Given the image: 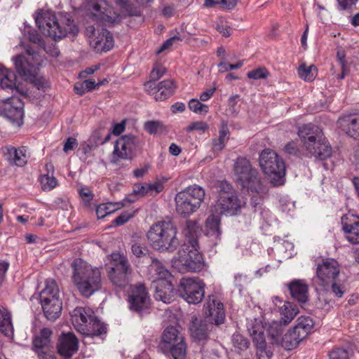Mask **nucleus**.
Instances as JSON below:
<instances>
[{"label": "nucleus", "instance_id": "f257e3e1", "mask_svg": "<svg viewBox=\"0 0 359 359\" xmlns=\"http://www.w3.org/2000/svg\"><path fill=\"white\" fill-rule=\"evenodd\" d=\"M72 282L81 294L90 297L102 287L100 270L81 259H75L72 264Z\"/></svg>", "mask_w": 359, "mask_h": 359}, {"label": "nucleus", "instance_id": "f03ea898", "mask_svg": "<svg viewBox=\"0 0 359 359\" xmlns=\"http://www.w3.org/2000/svg\"><path fill=\"white\" fill-rule=\"evenodd\" d=\"M35 21L43 34L55 41L66 36L68 34L75 35L78 32V27L72 20L66 15L56 16L50 11L38 13Z\"/></svg>", "mask_w": 359, "mask_h": 359}, {"label": "nucleus", "instance_id": "7ed1b4c3", "mask_svg": "<svg viewBox=\"0 0 359 359\" xmlns=\"http://www.w3.org/2000/svg\"><path fill=\"white\" fill-rule=\"evenodd\" d=\"M147 238L154 250L161 252H173L180 245L177 229L170 222L153 224L147 232Z\"/></svg>", "mask_w": 359, "mask_h": 359}, {"label": "nucleus", "instance_id": "20e7f679", "mask_svg": "<svg viewBox=\"0 0 359 359\" xmlns=\"http://www.w3.org/2000/svg\"><path fill=\"white\" fill-rule=\"evenodd\" d=\"M340 269L338 262L332 258L323 259L316 268V276L313 279L314 284L320 287V290L326 292H331L336 297H341L344 291L341 285L337 283Z\"/></svg>", "mask_w": 359, "mask_h": 359}, {"label": "nucleus", "instance_id": "39448f33", "mask_svg": "<svg viewBox=\"0 0 359 359\" xmlns=\"http://www.w3.org/2000/svg\"><path fill=\"white\" fill-rule=\"evenodd\" d=\"M197 239H192L190 244L184 243L178 252V258L174 266L180 272H199L204 269L205 262L198 252Z\"/></svg>", "mask_w": 359, "mask_h": 359}, {"label": "nucleus", "instance_id": "423d86ee", "mask_svg": "<svg viewBox=\"0 0 359 359\" xmlns=\"http://www.w3.org/2000/svg\"><path fill=\"white\" fill-rule=\"evenodd\" d=\"M205 195V190L196 184L180 191L175 198L177 212L184 217H189L201 207Z\"/></svg>", "mask_w": 359, "mask_h": 359}, {"label": "nucleus", "instance_id": "0eeeda50", "mask_svg": "<svg viewBox=\"0 0 359 359\" xmlns=\"http://www.w3.org/2000/svg\"><path fill=\"white\" fill-rule=\"evenodd\" d=\"M234 172L237 181L243 188L257 194L265 193L266 188L258 177L256 169L252 168L250 161L245 158H238L234 163Z\"/></svg>", "mask_w": 359, "mask_h": 359}, {"label": "nucleus", "instance_id": "6e6552de", "mask_svg": "<svg viewBox=\"0 0 359 359\" xmlns=\"http://www.w3.org/2000/svg\"><path fill=\"white\" fill-rule=\"evenodd\" d=\"M217 189L218 199L215 205L216 213L236 215L240 210L241 204L232 187L226 181H220L217 183Z\"/></svg>", "mask_w": 359, "mask_h": 359}, {"label": "nucleus", "instance_id": "1a4fd4ad", "mask_svg": "<svg viewBox=\"0 0 359 359\" xmlns=\"http://www.w3.org/2000/svg\"><path fill=\"white\" fill-rule=\"evenodd\" d=\"M259 165L270 181L274 185L279 184L285 176V166L283 161L278 154L270 149H264L259 156Z\"/></svg>", "mask_w": 359, "mask_h": 359}, {"label": "nucleus", "instance_id": "9d476101", "mask_svg": "<svg viewBox=\"0 0 359 359\" xmlns=\"http://www.w3.org/2000/svg\"><path fill=\"white\" fill-rule=\"evenodd\" d=\"M111 266L109 267L108 276L113 285L124 288L130 281L131 268L127 257L120 252H113L110 255Z\"/></svg>", "mask_w": 359, "mask_h": 359}, {"label": "nucleus", "instance_id": "9b49d317", "mask_svg": "<svg viewBox=\"0 0 359 359\" xmlns=\"http://www.w3.org/2000/svg\"><path fill=\"white\" fill-rule=\"evenodd\" d=\"M205 283L199 278H183L180 280L178 292L189 304L200 303L205 294Z\"/></svg>", "mask_w": 359, "mask_h": 359}, {"label": "nucleus", "instance_id": "f8f14e48", "mask_svg": "<svg viewBox=\"0 0 359 359\" xmlns=\"http://www.w3.org/2000/svg\"><path fill=\"white\" fill-rule=\"evenodd\" d=\"M140 144V139L134 135L121 136L114 145L113 158L116 161L131 159Z\"/></svg>", "mask_w": 359, "mask_h": 359}, {"label": "nucleus", "instance_id": "ddd939ff", "mask_svg": "<svg viewBox=\"0 0 359 359\" xmlns=\"http://www.w3.org/2000/svg\"><path fill=\"white\" fill-rule=\"evenodd\" d=\"M128 302L130 309L139 313L149 308L150 298L144 285L130 286Z\"/></svg>", "mask_w": 359, "mask_h": 359}, {"label": "nucleus", "instance_id": "4468645a", "mask_svg": "<svg viewBox=\"0 0 359 359\" xmlns=\"http://www.w3.org/2000/svg\"><path fill=\"white\" fill-rule=\"evenodd\" d=\"M0 108L2 109L5 116L11 122L18 126L22 124L23 102L20 98L12 95L11 97L3 99L0 102Z\"/></svg>", "mask_w": 359, "mask_h": 359}, {"label": "nucleus", "instance_id": "2eb2a0df", "mask_svg": "<svg viewBox=\"0 0 359 359\" xmlns=\"http://www.w3.org/2000/svg\"><path fill=\"white\" fill-rule=\"evenodd\" d=\"M249 334L252 338L254 343L257 348V355L259 359H270L272 352L266 348V340L264 337V328L255 320L247 325Z\"/></svg>", "mask_w": 359, "mask_h": 359}, {"label": "nucleus", "instance_id": "dca6fc26", "mask_svg": "<svg viewBox=\"0 0 359 359\" xmlns=\"http://www.w3.org/2000/svg\"><path fill=\"white\" fill-rule=\"evenodd\" d=\"M204 319L214 326L224 322L225 313L223 304L215 296H209L204 305Z\"/></svg>", "mask_w": 359, "mask_h": 359}, {"label": "nucleus", "instance_id": "f3484780", "mask_svg": "<svg viewBox=\"0 0 359 359\" xmlns=\"http://www.w3.org/2000/svg\"><path fill=\"white\" fill-rule=\"evenodd\" d=\"M298 135L305 149H313V145L317 141L321 142V138L324 137L321 128L313 123H306L299 127Z\"/></svg>", "mask_w": 359, "mask_h": 359}, {"label": "nucleus", "instance_id": "a211bd4d", "mask_svg": "<svg viewBox=\"0 0 359 359\" xmlns=\"http://www.w3.org/2000/svg\"><path fill=\"white\" fill-rule=\"evenodd\" d=\"M92 18L100 20L104 25H115L121 22V15L111 7H104L100 4L93 5Z\"/></svg>", "mask_w": 359, "mask_h": 359}, {"label": "nucleus", "instance_id": "6ab92c4d", "mask_svg": "<svg viewBox=\"0 0 359 359\" xmlns=\"http://www.w3.org/2000/svg\"><path fill=\"white\" fill-rule=\"evenodd\" d=\"M72 324L80 333L86 330L87 324L95 316L94 311L89 307H76L70 312Z\"/></svg>", "mask_w": 359, "mask_h": 359}, {"label": "nucleus", "instance_id": "aec40b11", "mask_svg": "<svg viewBox=\"0 0 359 359\" xmlns=\"http://www.w3.org/2000/svg\"><path fill=\"white\" fill-rule=\"evenodd\" d=\"M78 339L72 333L62 334L57 345L58 353L65 359H70L78 351Z\"/></svg>", "mask_w": 359, "mask_h": 359}, {"label": "nucleus", "instance_id": "412c9836", "mask_svg": "<svg viewBox=\"0 0 359 359\" xmlns=\"http://www.w3.org/2000/svg\"><path fill=\"white\" fill-rule=\"evenodd\" d=\"M341 224L348 242L359 244V218L353 215H345L341 217Z\"/></svg>", "mask_w": 359, "mask_h": 359}, {"label": "nucleus", "instance_id": "4be33fe9", "mask_svg": "<svg viewBox=\"0 0 359 359\" xmlns=\"http://www.w3.org/2000/svg\"><path fill=\"white\" fill-rule=\"evenodd\" d=\"M184 340V337L180 333L179 330L174 326H169L165 329L161 336V341L159 344L158 348L163 353L167 354L169 348L172 344H176Z\"/></svg>", "mask_w": 359, "mask_h": 359}, {"label": "nucleus", "instance_id": "5701e85b", "mask_svg": "<svg viewBox=\"0 0 359 359\" xmlns=\"http://www.w3.org/2000/svg\"><path fill=\"white\" fill-rule=\"evenodd\" d=\"M90 43L96 52H106L114 46V39L107 29L102 28L100 31H97V35Z\"/></svg>", "mask_w": 359, "mask_h": 359}, {"label": "nucleus", "instance_id": "b1692460", "mask_svg": "<svg viewBox=\"0 0 359 359\" xmlns=\"http://www.w3.org/2000/svg\"><path fill=\"white\" fill-rule=\"evenodd\" d=\"M212 328L213 325L211 323L205 319L199 320L196 317L192 318L189 327L191 337L198 341L205 340Z\"/></svg>", "mask_w": 359, "mask_h": 359}, {"label": "nucleus", "instance_id": "393cba45", "mask_svg": "<svg viewBox=\"0 0 359 359\" xmlns=\"http://www.w3.org/2000/svg\"><path fill=\"white\" fill-rule=\"evenodd\" d=\"M15 67L18 74L25 80L36 74V67L23 55H18L13 58Z\"/></svg>", "mask_w": 359, "mask_h": 359}, {"label": "nucleus", "instance_id": "a878e982", "mask_svg": "<svg viewBox=\"0 0 359 359\" xmlns=\"http://www.w3.org/2000/svg\"><path fill=\"white\" fill-rule=\"evenodd\" d=\"M338 124L350 137L359 139V114L343 116L339 119Z\"/></svg>", "mask_w": 359, "mask_h": 359}, {"label": "nucleus", "instance_id": "bb28decb", "mask_svg": "<svg viewBox=\"0 0 359 359\" xmlns=\"http://www.w3.org/2000/svg\"><path fill=\"white\" fill-rule=\"evenodd\" d=\"M16 75L14 72L0 64V87L1 90L11 91L12 95L18 91L16 86Z\"/></svg>", "mask_w": 359, "mask_h": 359}, {"label": "nucleus", "instance_id": "cd10ccee", "mask_svg": "<svg viewBox=\"0 0 359 359\" xmlns=\"http://www.w3.org/2000/svg\"><path fill=\"white\" fill-rule=\"evenodd\" d=\"M26 152L27 150L24 147L19 148L8 147L5 148L4 155L6 161H8L10 164L17 166H23L27 162Z\"/></svg>", "mask_w": 359, "mask_h": 359}, {"label": "nucleus", "instance_id": "c85d7f7f", "mask_svg": "<svg viewBox=\"0 0 359 359\" xmlns=\"http://www.w3.org/2000/svg\"><path fill=\"white\" fill-rule=\"evenodd\" d=\"M154 297L165 304L170 303L174 298V287L168 280L157 281Z\"/></svg>", "mask_w": 359, "mask_h": 359}, {"label": "nucleus", "instance_id": "c756f323", "mask_svg": "<svg viewBox=\"0 0 359 359\" xmlns=\"http://www.w3.org/2000/svg\"><path fill=\"white\" fill-rule=\"evenodd\" d=\"M322 141H317L313 145V149H306L311 156L316 159L324 161L329 158L332 154V149L328 140L324 136Z\"/></svg>", "mask_w": 359, "mask_h": 359}, {"label": "nucleus", "instance_id": "7c9ffc66", "mask_svg": "<svg viewBox=\"0 0 359 359\" xmlns=\"http://www.w3.org/2000/svg\"><path fill=\"white\" fill-rule=\"evenodd\" d=\"M291 296L298 302L305 303L308 300V285L303 280H294L289 285Z\"/></svg>", "mask_w": 359, "mask_h": 359}, {"label": "nucleus", "instance_id": "2f4dec72", "mask_svg": "<svg viewBox=\"0 0 359 359\" xmlns=\"http://www.w3.org/2000/svg\"><path fill=\"white\" fill-rule=\"evenodd\" d=\"M41 303L43 313L49 320H55L59 318L62 311V303L60 299H53L50 302Z\"/></svg>", "mask_w": 359, "mask_h": 359}, {"label": "nucleus", "instance_id": "473e14b6", "mask_svg": "<svg viewBox=\"0 0 359 359\" xmlns=\"http://www.w3.org/2000/svg\"><path fill=\"white\" fill-rule=\"evenodd\" d=\"M176 85L172 79L164 80L158 84L154 98L157 101L165 100L174 93Z\"/></svg>", "mask_w": 359, "mask_h": 359}, {"label": "nucleus", "instance_id": "72a5a7b5", "mask_svg": "<svg viewBox=\"0 0 359 359\" xmlns=\"http://www.w3.org/2000/svg\"><path fill=\"white\" fill-rule=\"evenodd\" d=\"M50 302L53 299H60L59 288L56 282L53 279H48L46 281L45 287L40 292L41 303Z\"/></svg>", "mask_w": 359, "mask_h": 359}, {"label": "nucleus", "instance_id": "f704fd0d", "mask_svg": "<svg viewBox=\"0 0 359 359\" xmlns=\"http://www.w3.org/2000/svg\"><path fill=\"white\" fill-rule=\"evenodd\" d=\"M255 320L257 321V319H255L254 320H251L250 322H248V325L250 323H254ZM259 323L264 327V330H266L269 337H270L272 339V343H279L280 339V336L283 333V323L282 322L279 321H272L271 323L267 324H265V325H263L261 323V321L258 320Z\"/></svg>", "mask_w": 359, "mask_h": 359}, {"label": "nucleus", "instance_id": "c9c22d12", "mask_svg": "<svg viewBox=\"0 0 359 359\" xmlns=\"http://www.w3.org/2000/svg\"><path fill=\"white\" fill-rule=\"evenodd\" d=\"M298 313L299 309L296 304L292 302H285L280 309V321L282 322L284 325H288Z\"/></svg>", "mask_w": 359, "mask_h": 359}, {"label": "nucleus", "instance_id": "e433bc0d", "mask_svg": "<svg viewBox=\"0 0 359 359\" xmlns=\"http://www.w3.org/2000/svg\"><path fill=\"white\" fill-rule=\"evenodd\" d=\"M106 327L97 318L94 316L92 320L87 324L86 330L82 334L86 336H100L106 333Z\"/></svg>", "mask_w": 359, "mask_h": 359}, {"label": "nucleus", "instance_id": "4c0bfd02", "mask_svg": "<svg viewBox=\"0 0 359 359\" xmlns=\"http://www.w3.org/2000/svg\"><path fill=\"white\" fill-rule=\"evenodd\" d=\"M313 327V321L310 317L301 316L293 330L304 339Z\"/></svg>", "mask_w": 359, "mask_h": 359}, {"label": "nucleus", "instance_id": "58836bf2", "mask_svg": "<svg viewBox=\"0 0 359 359\" xmlns=\"http://www.w3.org/2000/svg\"><path fill=\"white\" fill-rule=\"evenodd\" d=\"M302 340L303 339L292 329L285 334L279 343L285 349L291 350L296 348Z\"/></svg>", "mask_w": 359, "mask_h": 359}, {"label": "nucleus", "instance_id": "ea45409f", "mask_svg": "<svg viewBox=\"0 0 359 359\" xmlns=\"http://www.w3.org/2000/svg\"><path fill=\"white\" fill-rule=\"evenodd\" d=\"M0 332L7 337L12 336L13 333L11 315L5 309L0 310Z\"/></svg>", "mask_w": 359, "mask_h": 359}, {"label": "nucleus", "instance_id": "a19ab883", "mask_svg": "<svg viewBox=\"0 0 359 359\" xmlns=\"http://www.w3.org/2000/svg\"><path fill=\"white\" fill-rule=\"evenodd\" d=\"M149 270L156 276L154 282L167 280V278L170 276V273L168 270L157 259L152 260Z\"/></svg>", "mask_w": 359, "mask_h": 359}, {"label": "nucleus", "instance_id": "79ce46f5", "mask_svg": "<svg viewBox=\"0 0 359 359\" xmlns=\"http://www.w3.org/2000/svg\"><path fill=\"white\" fill-rule=\"evenodd\" d=\"M205 226L208 234L218 237L221 234L219 214L210 215L206 219Z\"/></svg>", "mask_w": 359, "mask_h": 359}, {"label": "nucleus", "instance_id": "37998d69", "mask_svg": "<svg viewBox=\"0 0 359 359\" xmlns=\"http://www.w3.org/2000/svg\"><path fill=\"white\" fill-rule=\"evenodd\" d=\"M317 68L315 65L307 66L306 64H302L298 68V74L299 77L306 81H312L317 76Z\"/></svg>", "mask_w": 359, "mask_h": 359}, {"label": "nucleus", "instance_id": "c03bdc74", "mask_svg": "<svg viewBox=\"0 0 359 359\" xmlns=\"http://www.w3.org/2000/svg\"><path fill=\"white\" fill-rule=\"evenodd\" d=\"M200 231V226L196 220H187L186 222V227L184 230V233L189 238L185 243L190 244L192 239H196L197 234Z\"/></svg>", "mask_w": 359, "mask_h": 359}, {"label": "nucleus", "instance_id": "a18cd8bd", "mask_svg": "<svg viewBox=\"0 0 359 359\" xmlns=\"http://www.w3.org/2000/svg\"><path fill=\"white\" fill-rule=\"evenodd\" d=\"M121 208L120 203H102L99 205L96 209V214L99 219L104 218L107 215L115 212Z\"/></svg>", "mask_w": 359, "mask_h": 359}, {"label": "nucleus", "instance_id": "49530a36", "mask_svg": "<svg viewBox=\"0 0 359 359\" xmlns=\"http://www.w3.org/2000/svg\"><path fill=\"white\" fill-rule=\"evenodd\" d=\"M187 346L184 341L172 344L167 353H170L174 359H185Z\"/></svg>", "mask_w": 359, "mask_h": 359}, {"label": "nucleus", "instance_id": "de8ad7c7", "mask_svg": "<svg viewBox=\"0 0 359 359\" xmlns=\"http://www.w3.org/2000/svg\"><path fill=\"white\" fill-rule=\"evenodd\" d=\"M131 251L137 257H144L148 253V249L142 240L133 239L131 243Z\"/></svg>", "mask_w": 359, "mask_h": 359}, {"label": "nucleus", "instance_id": "09e8293b", "mask_svg": "<svg viewBox=\"0 0 359 359\" xmlns=\"http://www.w3.org/2000/svg\"><path fill=\"white\" fill-rule=\"evenodd\" d=\"M50 341H45L39 336H37L34 340V346L36 353L38 355L44 354L46 353L50 352L49 346H50Z\"/></svg>", "mask_w": 359, "mask_h": 359}, {"label": "nucleus", "instance_id": "8fccbe9b", "mask_svg": "<svg viewBox=\"0 0 359 359\" xmlns=\"http://www.w3.org/2000/svg\"><path fill=\"white\" fill-rule=\"evenodd\" d=\"M40 182L43 191H50L57 185V179L53 175H50L49 173L42 175Z\"/></svg>", "mask_w": 359, "mask_h": 359}, {"label": "nucleus", "instance_id": "3c124183", "mask_svg": "<svg viewBox=\"0 0 359 359\" xmlns=\"http://www.w3.org/2000/svg\"><path fill=\"white\" fill-rule=\"evenodd\" d=\"M144 130L149 134H156L163 130V124L159 121H148L144 124Z\"/></svg>", "mask_w": 359, "mask_h": 359}, {"label": "nucleus", "instance_id": "603ef678", "mask_svg": "<svg viewBox=\"0 0 359 359\" xmlns=\"http://www.w3.org/2000/svg\"><path fill=\"white\" fill-rule=\"evenodd\" d=\"M189 108L191 111L198 114L208 112V106L202 104L197 99H192L189 102Z\"/></svg>", "mask_w": 359, "mask_h": 359}, {"label": "nucleus", "instance_id": "864d4df0", "mask_svg": "<svg viewBox=\"0 0 359 359\" xmlns=\"http://www.w3.org/2000/svg\"><path fill=\"white\" fill-rule=\"evenodd\" d=\"M269 72L266 68H257L248 72L247 76L249 79L258 80L266 79Z\"/></svg>", "mask_w": 359, "mask_h": 359}, {"label": "nucleus", "instance_id": "5fc2aeb1", "mask_svg": "<svg viewBox=\"0 0 359 359\" xmlns=\"http://www.w3.org/2000/svg\"><path fill=\"white\" fill-rule=\"evenodd\" d=\"M232 341L234 346L240 350H244L248 347L249 342L248 339L238 333L233 335Z\"/></svg>", "mask_w": 359, "mask_h": 359}, {"label": "nucleus", "instance_id": "6e6d98bb", "mask_svg": "<svg viewBox=\"0 0 359 359\" xmlns=\"http://www.w3.org/2000/svg\"><path fill=\"white\" fill-rule=\"evenodd\" d=\"M27 80H29L38 90H44L48 86L46 80L43 77L37 76V74Z\"/></svg>", "mask_w": 359, "mask_h": 359}, {"label": "nucleus", "instance_id": "4d7b16f0", "mask_svg": "<svg viewBox=\"0 0 359 359\" xmlns=\"http://www.w3.org/2000/svg\"><path fill=\"white\" fill-rule=\"evenodd\" d=\"M329 356L330 359H347L348 353L346 349L339 348L332 351Z\"/></svg>", "mask_w": 359, "mask_h": 359}, {"label": "nucleus", "instance_id": "13d9d810", "mask_svg": "<svg viewBox=\"0 0 359 359\" xmlns=\"http://www.w3.org/2000/svg\"><path fill=\"white\" fill-rule=\"evenodd\" d=\"M164 187L162 182L158 181L152 184H147L148 194L154 196L163 191Z\"/></svg>", "mask_w": 359, "mask_h": 359}, {"label": "nucleus", "instance_id": "bf43d9fd", "mask_svg": "<svg viewBox=\"0 0 359 359\" xmlns=\"http://www.w3.org/2000/svg\"><path fill=\"white\" fill-rule=\"evenodd\" d=\"M165 73V69L160 65L155 66L151 74H150V79L156 81L158 79H160Z\"/></svg>", "mask_w": 359, "mask_h": 359}, {"label": "nucleus", "instance_id": "052dcab7", "mask_svg": "<svg viewBox=\"0 0 359 359\" xmlns=\"http://www.w3.org/2000/svg\"><path fill=\"white\" fill-rule=\"evenodd\" d=\"M208 128V126L203 121H197L191 123L187 128V132L193 130L205 131Z\"/></svg>", "mask_w": 359, "mask_h": 359}, {"label": "nucleus", "instance_id": "680f3d73", "mask_svg": "<svg viewBox=\"0 0 359 359\" xmlns=\"http://www.w3.org/2000/svg\"><path fill=\"white\" fill-rule=\"evenodd\" d=\"M147 184H135L133 186V194L140 196H144L148 194Z\"/></svg>", "mask_w": 359, "mask_h": 359}, {"label": "nucleus", "instance_id": "e2e57ef3", "mask_svg": "<svg viewBox=\"0 0 359 359\" xmlns=\"http://www.w3.org/2000/svg\"><path fill=\"white\" fill-rule=\"evenodd\" d=\"M180 41H181V39L179 36H175L170 37L163 43L157 53H160L164 50L171 47L173 44L178 43Z\"/></svg>", "mask_w": 359, "mask_h": 359}, {"label": "nucleus", "instance_id": "0e129e2a", "mask_svg": "<svg viewBox=\"0 0 359 359\" xmlns=\"http://www.w3.org/2000/svg\"><path fill=\"white\" fill-rule=\"evenodd\" d=\"M9 263L5 260L0 259V285L5 280L6 274L9 268Z\"/></svg>", "mask_w": 359, "mask_h": 359}, {"label": "nucleus", "instance_id": "69168bd1", "mask_svg": "<svg viewBox=\"0 0 359 359\" xmlns=\"http://www.w3.org/2000/svg\"><path fill=\"white\" fill-rule=\"evenodd\" d=\"M226 141V139H221L220 137L212 139V149L215 151H222L225 147Z\"/></svg>", "mask_w": 359, "mask_h": 359}, {"label": "nucleus", "instance_id": "338daca9", "mask_svg": "<svg viewBox=\"0 0 359 359\" xmlns=\"http://www.w3.org/2000/svg\"><path fill=\"white\" fill-rule=\"evenodd\" d=\"M229 133L230 132L228 128L227 123L224 121H222L219 129V137H220L221 139L224 138L228 140L229 137Z\"/></svg>", "mask_w": 359, "mask_h": 359}, {"label": "nucleus", "instance_id": "774afa93", "mask_svg": "<svg viewBox=\"0 0 359 359\" xmlns=\"http://www.w3.org/2000/svg\"><path fill=\"white\" fill-rule=\"evenodd\" d=\"M284 149L287 154H290V155H297L299 152L297 144L296 142H294L293 141L288 142L285 146Z\"/></svg>", "mask_w": 359, "mask_h": 359}]
</instances>
